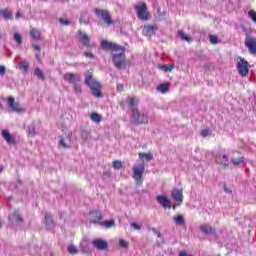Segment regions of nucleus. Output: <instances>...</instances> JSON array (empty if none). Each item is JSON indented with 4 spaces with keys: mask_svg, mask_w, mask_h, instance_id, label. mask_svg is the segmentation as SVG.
<instances>
[{
    "mask_svg": "<svg viewBox=\"0 0 256 256\" xmlns=\"http://www.w3.org/2000/svg\"><path fill=\"white\" fill-rule=\"evenodd\" d=\"M156 235L159 239H161V237H163V235L161 234V232H156Z\"/></svg>",
    "mask_w": 256,
    "mask_h": 256,
    "instance_id": "5fc2aeb1",
    "label": "nucleus"
},
{
    "mask_svg": "<svg viewBox=\"0 0 256 256\" xmlns=\"http://www.w3.org/2000/svg\"><path fill=\"white\" fill-rule=\"evenodd\" d=\"M7 101L12 111H15L16 113H21V111H23V108H21V105L19 104V102H15V98L10 96L8 97Z\"/></svg>",
    "mask_w": 256,
    "mask_h": 256,
    "instance_id": "4468645a",
    "label": "nucleus"
},
{
    "mask_svg": "<svg viewBox=\"0 0 256 256\" xmlns=\"http://www.w3.org/2000/svg\"><path fill=\"white\" fill-rule=\"evenodd\" d=\"M126 103L128 107L131 108V111L133 112V109H137V105H139V100L133 96H128L126 98Z\"/></svg>",
    "mask_w": 256,
    "mask_h": 256,
    "instance_id": "f3484780",
    "label": "nucleus"
},
{
    "mask_svg": "<svg viewBox=\"0 0 256 256\" xmlns=\"http://www.w3.org/2000/svg\"><path fill=\"white\" fill-rule=\"evenodd\" d=\"M120 247H123L124 249H127L129 247V243L125 241L123 238L119 240Z\"/></svg>",
    "mask_w": 256,
    "mask_h": 256,
    "instance_id": "ea45409f",
    "label": "nucleus"
},
{
    "mask_svg": "<svg viewBox=\"0 0 256 256\" xmlns=\"http://www.w3.org/2000/svg\"><path fill=\"white\" fill-rule=\"evenodd\" d=\"M2 137L8 145H15L17 143L15 136L11 135L9 130H2Z\"/></svg>",
    "mask_w": 256,
    "mask_h": 256,
    "instance_id": "2eb2a0df",
    "label": "nucleus"
},
{
    "mask_svg": "<svg viewBox=\"0 0 256 256\" xmlns=\"http://www.w3.org/2000/svg\"><path fill=\"white\" fill-rule=\"evenodd\" d=\"M131 121L134 125H147L149 118L145 113H140L139 109L132 108Z\"/></svg>",
    "mask_w": 256,
    "mask_h": 256,
    "instance_id": "7ed1b4c3",
    "label": "nucleus"
},
{
    "mask_svg": "<svg viewBox=\"0 0 256 256\" xmlns=\"http://www.w3.org/2000/svg\"><path fill=\"white\" fill-rule=\"evenodd\" d=\"M3 171V166H0V173H2Z\"/></svg>",
    "mask_w": 256,
    "mask_h": 256,
    "instance_id": "bf43d9fd",
    "label": "nucleus"
},
{
    "mask_svg": "<svg viewBox=\"0 0 256 256\" xmlns=\"http://www.w3.org/2000/svg\"><path fill=\"white\" fill-rule=\"evenodd\" d=\"M59 144L63 147V149H69V146L67 143H65V140L63 138L60 139Z\"/></svg>",
    "mask_w": 256,
    "mask_h": 256,
    "instance_id": "a19ab883",
    "label": "nucleus"
},
{
    "mask_svg": "<svg viewBox=\"0 0 256 256\" xmlns=\"http://www.w3.org/2000/svg\"><path fill=\"white\" fill-rule=\"evenodd\" d=\"M92 245L98 250V251H105L107 247H109V244L107 241L97 238L92 241Z\"/></svg>",
    "mask_w": 256,
    "mask_h": 256,
    "instance_id": "9b49d317",
    "label": "nucleus"
},
{
    "mask_svg": "<svg viewBox=\"0 0 256 256\" xmlns=\"http://www.w3.org/2000/svg\"><path fill=\"white\" fill-rule=\"evenodd\" d=\"M59 22L61 23V25H71V20L67 18H60Z\"/></svg>",
    "mask_w": 256,
    "mask_h": 256,
    "instance_id": "58836bf2",
    "label": "nucleus"
},
{
    "mask_svg": "<svg viewBox=\"0 0 256 256\" xmlns=\"http://www.w3.org/2000/svg\"><path fill=\"white\" fill-rule=\"evenodd\" d=\"M0 227H1V222H0Z\"/></svg>",
    "mask_w": 256,
    "mask_h": 256,
    "instance_id": "e2e57ef3",
    "label": "nucleus"
},
{
    "mask_svg": "<svg viewBox=\"0 0 256 256\" xmlns=\"http://www.w3.org/2000/svg\"><path fill=\"white\" fill-rule=\"evenodd\" d=\"M173 219H174L176 225H180V226L185 225V217H183V215L179 214L177 216H174Z\"/></svg>",
    "mask_w": 256,
    "mask_h": 256,
    "instance_id": "5701e85b",
    "label": "nucleus"
},
{
    "mask_svg": "<svg viewBox=\"0 0 256 256\" xmlns=\"http://www.w3.org/2000/svg\"><path fill=\"white\" fill-rule=\"evenodd\" d=\"M34 74L36 75V77H38V79H42V81H45V74H43V70H41V68H35Z\"/></svg>",
    "mask_w": 256,
    "mask_h": 256,
    "instance_id": "a878e982",
    "label": "nucleus"
},
{
    "mask_svg": "<svg viewBox=\"0 0 256 256\" xmlns=\"http://www.w3.org/2000/svg\"><path fill=\"white\" fill-rule=\"evenodd\" d=\"M135 10L140 21H149V11L145 2H142L139 6H135Z\"/></svg>",
    "mask_w": 256,
    "mask_h": 256,
    "instance_id": "20e7f679",
    "label": "nucleus"
},
{
    "mask_svg": "<svg viewBox=\"0 0 256 256\" xmlns=\"http://www.w3.org/2000/svg\"><path fill=\"white\" fill-rule=\"evenodd\" d=\"M45 224L46 225H53V215L51 213H45Z\"/></svg>",
    "mask_w": 256,
    "mask_h": 256,
    "instance_id": "cd10ccee",
    "label": "nucleus"
},
{
    "mask_svg": "<svg viewBox=\"0 0 256 256\" xmlns=\"http://www.w3.org/2000/svg\"><path fill=\"white\" fill-rule=\"evenodd\" d=\"M84 55L86 57H89V59H95V55H93V53H91V52L85 51Z\"/></svg>",
    "mask_w": 256,
    "mask_h": 256,
    "instance_id": "37998d69",
    "label": "nucleus"
},
{
    "mask_svg": "<svg viewBox=\"0 0 256 256\" xmlns=\"http://www.w3.org/2000/svg\"><path fill=\"white\" fill-rule=\"evenodd\" d=\"M66 81L71 85H75L81 81V76L79 74H75L72 72H68L65 74Z\"/></svg>",
    "mask_w": 256,
    "mask_h": 256,
    "instance_id": "ddd939ff",
    "label": "nucleus"
},
{
    "mask_svg": "<svg viewBox=\"0 0 256 256\" xmlns=\"http://www.w3.org/2000/svg\"><path fill=\"white\" fill-rule=\"evenodd\" d=\"M123 89H124L123 84H118L117 85V91L121 92V91H123Z\"/></svg>",
    "mask_w": 256,
    "mask_h": 256,
    "instance_id": "3c124183",
    "label": "nucleus"
},
{
    "mask_svg": "<svg viewBox=\"0 0 256 256\" xmlns=\"http://www.w3.org/2000/svg\"><path fill=\"white\" fill-rule=\"evenodd\" d=\"M120 106L123 107V102L120 103Z\"/></svg>",
    "mask_w": 256,
    "mask_h": 256,
    "instance_id": "052dcab7",
    "label": "nucleus"
},
{
    "mask_svg": "<svg viewBox=\"0 0 256 256\" xmlns=\"http://www.w3.org/2000/svg\"><path fill=\"white\" fill-rule=\"evenodd\" d=\"M0 15H2V17L6 19V21L9 19H13V13L9 9L0 10Z\"/></svg>",
    "mask_w": 256,
    "mask_h": 256,
    "instance_id": "412c9836",
    "label": "nucleus"
},
{
    "mask_svg": "<svg viewBox=\"0 0 256 256\" xmlns=\"http://www.w3.org/2000/svg\"><path fill=\"white\" fill-rule=\"evenodd\" d=\"M14 40L16 41V43H18V45L23 44V37L19 33L14 34Z\"/></svg>",
    "mask_w": 256,
    "mask_h": 256,
    "instance_id": "72a5a7b5",
    "label": "nucleus"
},
{
    "mask_svg": "<svg viewBox=\"0 0 256 256\" xmlns=\"http://www.w3.org/2000/svg\"><path fill=\"white\" fill-rule=\"evenodd\" d=\"M6 72L7 68H5V66H0V75H5Z\"/></svg>",
    "mask_w": 256,
    "mask_h": 256,
    "instance_id": "49530a36",
    "label": "nucleus"
},
{
    "mask_svg": "<svg viewBox=\"0 0 256 256\" xmlns=\"http://www.w3.org/2000/svg\"><path fill=\"white\" fill-rule=\"evenodd\" d=\"M224 191H226V193H231V189H229L227 187L224 188Z\"/></svg>",
    "mask_w": 256,
    "mask_h": 256,
    "instance_id": "6e6d98bb",
    "label": "nucleus"
},
{
    "mask_svg": "<svg viewBox=\"0 0 256 256\" xmlns=\"http://www.w3.org/2000/svg\"><path fill=\"white\" fill-rule=\"evenodd\" d=\"M245 47L251 55H256V38L249 33L245 35Z\"/></svg>",
    "mask_w": 256,
    "mask_h": 256,
    "instance_id": "0eeeda50",
    "label": "nucleus"
},
{
    "mask_svg": "<svg viewBox=\"0 0 256 256\" xmlns=\"http://www.w3.org/2000/svg\"><path fill=\"white\" fill-rule=\"evenodd\" d=\"M89 215L91 217L90 219V223H94V225H101L102 221H103V213L94 210L89 212Z\"/></svg>",
    "mask_w": 256,
    "mask_h": 256,
    "instance_id": "9d476101",
    "label": "nucleus"
},
{
    "mask_svg": "<svg viewBox=\"0 0 256 256\" xmlns=\"http://www.w3.org/2000/svg\"><path fill=\"white\" fill-rule=\"evenodd\" d=\"M101 227H105L106 229H111V227H115V220H106V221H102V223H100Z\"/></svg>",
    "mask_w": 256,
    "mask_h": 256,
    "instance_id": "4be33fe9",
    "label": "nucleus"
},
{
    "mask_svg": "<svg viewBox=\"0 0 256 256\" xmlns=\"http://www.w3.org/2000/svg\"><path fill=\"white\" fill-rule=\"evenodd\" d=\"M220 165H222L224 169H227V167H229V158H227V155L222 156V161L220 162Z\"/></svg>",
    "mask_w": 256,
    "mask_h": 256,
    "instance_id": "7c9ffc66",
    "label": "nucleus"
},
{
    "mask_svg": "<svg viewBox=\"0 0 256 256\" xmlns=\"http://www.w3.org/2000/svg\"><path fill=\"white\" fill-rule=\"evenodd\" d=\"M74 90H75V93H82V87H81V84H74Z\"/></svg>",
    "mask_w": 256,
    "mask_h": 256,
    "instance_id": "79ce46f5",
    "label": "nucleus"
},
{
    "mask_svg": "<svg viewBox=\"0 0 256 256\" xmlns=\"http://www.w3.org/2000/svg\"><path fill=\"white\" fill-rule=\"evenodd\" d=\"M140 159H143V157H145L146 161H151L153 159V154L151 153H148V154H145V153H139L138 154Z\"/></svg>",
    "mask_w": 256,
    "mask_h": 256,
    "instance_id": "473e14b6",
    "label": "nucleus"
},
{
    "mask_svg": "<svg viewBox=\"0 0 256 256\" xmlns=\"http://www.w3.org/2000/svg\"><path fill=\"white\" fill-rule=\"evenodd\" d=\"M112 167L113 169L119 170L123 168V162H121V160H114L112 162Z\"/></svg>",
    "mask_w": 256,
    "mask_h": 256,
    "instance_id": "c85d7f7f",
    "label": "nucleus"
},
{
    "mask_svg": "<svg viewBox=\"0 0 256 256\" xmlns=\"http://www.w3.org/2000/svg\"><path fill=\"white\" fill-rule=\"evenodd\" d=\"M143 173H145V165L137 164L133 167V179L136 183H142Z\"/></svg>",
    "mask_w": 256,
    "mask_h": 256,
    "instance_id": "423d86ee",
    "label": "nucleus"
},
{
    "mask_svg": "<svg viewBox=\"0 0 256 256\" xmlns=\"http://www.w3.org/2000/svg\"><path fill=\"white\" fill-rule=\"evenodd\" d=\"M30 37L34 41H41V31H39L37 28H32L30 30Z\"/></svg>",
    "mask_w": 256,
    "mask_h": 256,
    "instance_id": "aec40b11",
    "label": "nucleus"
},
{
    "mask_svg": "<svg viewBox=\"0 0 256 256\" xmlns=\"http://www.w3.org/2000/svg\"><path fill=\"white\" fill-rule=\"evenodd\" d=\"M18 221H19L20 223H23V218H22V217H18Z\"/></svg>",
    "mask_w": 256,
    "mask_h": 256,
    "instance_id": "13d9d810",
    "label": "nucleus"
},
{
    "mask_svg": "<svg viewBox=\"0 0 256 256\" xmlns=\"http://www.w3.org/2000/svg\"><path fill=\"white\" fill-rule=\"evenodd\" d=\"M85 83L86 85H88V87H90L91 91H92V95H94V97L100 98L103 97V93H101V83H99V81L93 79V69H89L87 71V74L85 76Z\"/></svg>",
    "mask_w": 256,
    "mask_h": 256,
    "instance_id": "f03ea898",
    "label": "nucleus"
},
{
    "mask_svg": "<svg viewBox=\"0 0 256 256\" xmlns=\"http://www.w3.org/2000/svg\"><path fill=\"white\" fill-rule=\"evenodd\" d=\"M178 36L183 39V41H187L188 43H191V37H189L187 34H185V32H183V30H180L178 32Z\"/></svg>",
    "mask_w": 256,
    "mask_h": 256,
    "instance_id": "bb28decb",
    "label": "nucleus"
},
{
    "mask_svg": "<svg viewBox=\"0 0 256 256\" xmlns=\"http://www.w3.org/2000/svg\"><path fill=\"white\" fill-rule=\"evenodd\" d=\"M233 165H235V167H239V165H241V163H243V161H245L244 157L241 158H232L231 159Z\"/></svg>",
    "mask_w": 256,
    "mask_h": 256,
    "instance_id": "c756f323",
    "label": "nucleus"
},
{
    "mask_svg": "<svg viewBox=\"0 0 256 256\" xmlns=\"http://www.w3.org/2000/svg\"><path fill=\"white\" fill-rule=\"evenodd\" d=\"M28 135H30L31 137H35V135H37V131H35V128L28 130Z\"/></svg>",
    "mask_w": 256,
    "mask_h": 256,
    "instance_id": "c03bdc74",
    "label": "nucleus"
},
{
    "mask_svg": "<svg viewBox=\"0 0 256 256\" xmlns=\"http://www.w3.org/2000/svg\"><path fill=\"white\" fill-rule=\"evenodd\" d=\"M158 29H159V26L157 24L144 25V28L142 30V35H144L145 37H153V35L157 33Z\"/></svg>",
    "mask_w": 256,
    "mask_h": 256,
    "instance_id": "6e6552de",
    "label": "nucleus"
},
{
    "mask_svg": "<svg viewBox=\"0 0 256 256\" xmlns=\"http://www.w3.org/2000/svg\"><path fill=\"white\" fill-rule=\"evenodd\" d=\"M101 47L104 51H111L112 63L116 69H125V67H127V58L123 46L107 40H102Z\"/></svg>",
    "mask_w": 256,
    "mask_h": 256,
    "instance_id": "f257e3e1",
    "label": "nucleus"
},
{
    "mask_svg": "<svg viewBox=\"0 0 256 256\" xmlns=\"http://www.w3.org/2000/svg\"><path fill=\"white\" fill-rule=\"evenodd\" d=\"M68 252L70 253V255H77L78 253L77 247L73 245L68 246Z\"/></svg>",
    "mask_w": 256,
    "mask_h": 256,
    "instance_id": "f704fd0d",
    "label": "nucleus"
},
{
    "mask_svg": "<svg viewBox=\"0 0 256 256\" xmlns=\"http://www.w3.org/2000/svg\"><path fill=\"white\" fill-rule=\"evenodd\" d=\"M20 17H22V16H21V12H17V13H16V19H20Z\"/></svg>",
    "mask_w": 256,
    "mask_h": 256,
    "instance_id": "603ef678",
    "label": "nucleus"
},
{
    "mask_svg": "<svg viewBox=\"0 0 256 256\" xmlns=\"http://www.w3.org/2000/svg\"><path fill=\"white\" fill-rule=\"evenodd\" d=\"M157 91H160V93H168L169 91V84L168 83H162L157 87Z\"/></svg>",
    "mask_w": 256,
    "mask_h": 256,
    "instance_id": "393cba45",
    "label": "nucleus"
},
{
    "mask_svg": "<svg viewBox=\"0 0 256 256\" xmlns=\"http://www.w3.org/2000/svg\"><path fill=\"white\" fill-rule=\"evenodd\" d=\"M95 14L97 17H101L107 25H113V19L111 18V15H109V11L96 9Z\"/></svg>",
    "mask_w": 256,
    "mask_h": 256,
    "instance_id": "1a4fd4ad",
    "label": "nucleus"
},
{
    "mask_svg": "<svg viewBox=\"0 0 256 256\" xmlns=\"http://www.w3.org/2000/svg\"><path fill=\"white\" fill-rule=\"evenodd\" d=\"M37 61L41 62V52L35 54Z\"/></svg>",
    "mask_w": 256,
    "mask_h": 256,
    "instance_id": "8fccbe9b",
    "label": "nucleus"
},
{
    "mask_svg": "<svg viewBox=\"0 0 256 256\" xmlns=\"http://www.w3.org/2000/svg\"><path fill=\"white\" fill-rule=\"evenodd\" d=\"M173 209H175V206H173Z\"/></svg>",
    "mask_w": 256,
    "mask_h": 256,
    "instance_id": "680f3d73",
    "label": "nucleus"
},
{
    "mask_svg": "<svg viewBox=\"0 0 256 256\" xmlns=\"http://www.w3.org/2000/svg\"><path fill=\"white\" fill-rule=\"evenodd\" d=\"M179 256H189V255H187V252H181V253L179 254Z\"/></svg>",
    "mask_w": 256,
    "mask_h": 256,
    "instance_id": "4d7b16f0",
    "label": "nucleus"
},
{
    "mask_svg": "<svg viewBox=\"0 0 256 256\" xmlns=\"http://www.w3.org/2000/svg\"><path fill=\"white\" fill-rule=\"evenodd\" d=\"M200 231H202V233H204V235H215V228L211 227V225L209 224H203L200 226Z\"/></svg>",
    "mask_w": 256,
    "mask_h": 256,
    "instance_id": "6ab92c4d",
    "label": "nucleus"
},
{
    "mask_svg": "<svg viewBox=\"0 0 256 256\" xmlns=\"http://www.w3.org/2000/svg\"><path fill=\"white\" fill-rule=\"evenodd\" d=\"M32 47H33V49H34L35 51H38V53H41V48H40L39 46H37V45H32Z\"/></svg>",
    "mask_w": 256,
    "mask_h": 256,
    "instance_id": "09e8293b",
    "label": "nucleus"
},
{
    "mask_svg": "<svg viewBox=\"0 0 256 256\" xmlns=\"http://www.w3.org/2000/svg\"><path fill=\"white\" fill-rule=\"evenodd\" d=\"M248 17L252 19L253 23H256V11L255 10H250L248 12Z\"/></svg>",
    "mask_w": 256,
    "mask_h": 256,
    "instance_id": "c9c22d12",
    "label": "nucleus"
},
{
    "mask_svg": "<svg viewBox=\"0 0 256 256\" xmlns=\"http://www.w3.org/2000/svg\"><path fill=\"white\" fill-rule=\"evenodd\" d=\"M236 67L241 77H247L249 75V62L245 58H239Z\"/></svg>",
    "mask_w": 256,
    "mask_h": 256,
    "instance_id": "39448f33",
    "label": "nucleus"
},
{
    "mask_svg": "<svg viewBox=\"0 0 256 256\" xmlns=\"http://www.w3.org/2000/svg\"><path fill=\"white\" fill-rule=\"evenodd\" d=\"M156 200L164 209H171V201L166 196L160 195L156 198Z\"/></svg>",
    "mask_w": 256,
    "mask_h": 256,
    "instance_id": "dca6fc26",
    "label": "nucleus"
},
{
    "mask_svg": "<svg viewBox=\"0 0 256 256\" xmlns=\"http://www.w3.org/2000/svg\"><path fill=\"white\" fill-rule=\"evenodd\" d=\"M78 38H79L80 43H82V45H84L85 47H90L91 37H89V35H87L86 33H84L81 30H78Z\"/></svg>",
    "mask_w": 256,
    "mask_h": 256,
    "instance_id": "f8f14e48",
    "label": "nucleus"
},
{
    "mask_svg": "<svg viewBox=\"0 0 256 256\" xmlns=\"http://www.w3.org/2000/svg\"><path fill=\"white\" fill-rule=\"evenodd\" d=\"M172 199L177 203H183V190L174 189L172 191Z\"/></svg>",
    "mask_w": 256,
    "mask_h": 256,
    "instance_id": "a211bd4d",
    "label": "nucleus"
},
{
    "mask_svg": "<svg viewBox=\"0 0 256 256\" xmlns=\"http://www.w3.org/2000/svg\"><path fill=\"white\" fill-rule=\"evenodd\" d=\"M209 39H210V43H212V45H217V43H219V39L215 35H210Z\"/></svg>",
    "mask_w": 256,
    "mask_h": 256,
    "instance_id": "4c0bfd02",
    "label": "nucleus"
},
{
    "mask_svg": "<svg viewBox=\"0 0 256 256\" xmlns=\"http://www.w3.org/2000/svg\"><path fill=\"white\" fill-rule=\"evenodd\" d=\"M131 227H133V229H135L136 231H140L141 229V225L137 223H131Z\"/></svg>",
    "mask_w": 256,
    "mask_h": 256,
    "instance_id": "a18cd8bd",
    "label": "nucleus"
},
{
    "mask_svg": "<svg viewBox=\"0 0 256 256\" xmlns=\"http://www.w3.org/2000/svg\"><path fill=\"white\" fill-rule=\"evenodd\" d=\"M151 231H153V233H155V235H157V233H159V231H157V228H152Z\"/></svg>",
    "mask_w": 256,
    "mask_h": 256,
    "instance_id": "864d4df0",
    "label": "nucleus"
},
{
    "mask_svg": "<svg viewBox=\"0 0 256 256\" xmlns=\"http://www.w3.org/2000/svg\"><path fill=\"white\" fill-rule=\"evenodd\" d=\"M21 69H23L24 73H27V71H29V62L27 61L22 62Z\"/></svg>",
    "mask_w": 256,
    "mask_h": 256,
    "instance_id": "e433bc0d",
    "label": "nucleus"
},
{
    "mask_svg": "<svg viewBox=\"0 0 256 256\" xmlns=\"http://www.w3.org/2000/svg\"><path fill=\"white\" fill-rule=\"evenodd\" d=\"M161 71H164L165 73L169 71H173L175 69V66L173 65H167V64H161L158 66Z\"/></svg>",
    "mask_w": 256,
    "mask_h": 256,
    "instance_id": "b1692460",
    "label": "nucleus"
},
{
    "mask_svg": "<svg viewBox=\"0 0 256 256\" xmlns=\"http://www.w3.org/2000/svg\"><path fill=\"white\" fill-rule=\"evenodd\" d=\"M90 118L95 122V123H101V115L99 113H92Z\"/></svg>",
    "mask_w": 256,
    "mask_h": 256,
    "instance_id": "2f4dec72",
    "label": "nucleus"
},
{
    "mask_svg": "<svg viewBox=\"0 0 256 256\" xmlns=\"http://www.w3.org/2000/svg\"><path fill=\"white\" fill-rule=\"evenodd\" d=\"M201 135H202V137H207V135H209V130H207V129L202 130Z\"/></svg>",
    "mask_w": 256,
    "mask_h": 256,
    "instance_id": "de8ad7c7",
    "label": "nucleus"
}]
</instances>
